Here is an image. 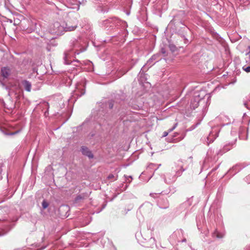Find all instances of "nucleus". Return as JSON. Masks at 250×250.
<instances>
[{"instance_id":"nucleus-1","label":"nucleus","mask_w":250,"mask_h":250,"mask_svg":"<svg viewBox=\"0 0 250 250\" xmlns=\"http://www.w3.org/2000/svg\"><path fill=\"white\" fill-rule=\"evenodd\" d=\"M78 21L75 20L73 25H71L69 23H66L64 22L60 23L59 22H55L50 26V32L51 34L60 35L66 31H71L74 30L77 27Z\"/></svg>"},{"instance_id":"nucleus-2","label":"nucleus","mask_w":250,"mask_h":250,"mask_svg":"<svg viewBox=\"0 0 250 250\" xmlns=\"http://www.w3.org/2000/svg\"><path fill=\"white\" fill-rule=\"evenodd\" d=\"M184 170L182 161L179 160L174 163L171 169V172L174 174H173L171 179H169L168 182H174L175 181L176 178L181 176Z\"/></svg>"},{"instance_id":"nucleus-3","label":"nucleus","mask_w":250,"mask_h":250,"mask_svg":"<svg viewBox=\"0 0 250 250\" xmlns=\"http://www.w3.org/2000/svg\"><path fill=\"white\" fill-rule=\"evenodd\" d=\"M204 94L201 95V92L199 91L195 92L190 102V106L191 108L195 109L198 106L200 102H202L203 101H204Z\"/></svg>"},{"instance_id":"nucleus-4","label":"nucleus","mask_w":250,"mask_h":250,"mask_svg":"<svg viewBox=\"0 0 250 250\" xmlns=\"http://www.w3.org/2000/svg\"><path fill=\"white\" fill-rule=\"evenodd\" d=\"M119 22V21L116 18H113L109 19H107L104 21L103 24L105 27L108 26L112 27L116 25Z\"/></svg>"},{"instance_id":"nucleus-5","label":"nucleus","mask_w":250,"mask_h":250,"mask_svg":"<svg viewBox=\"0 0 250 250\" xmlns=\"http://www.w3.org/2000/svg\"><path fill=\"white\" fill-rule=\"evenodd\" d=\"M160 60V55L156 54L153 55L151 58H150L146 64V65L148 67H151L156 62Z\"/></svg>"},{"instance_id":"nucleus-6","label":"nucleus","mask_w":250,"mask_h":250,"mask_svg":"<svg viewBox=\"0 0 250 250\" xmlns=\"http://www.w3.org/2000/svg\"><path fill=\"white\" fill-rule=\"evenodd\" d=\"M235 141H233V142H231L230 143H229L228 145H226L222 150H220L218 153L217 154H220L222 155L223 153L227 152L232 147L233 145L235 144Z\"/></svg>"},{"instance_id":"nucleus-7","label":"nucleus","mask_w":250,"mask_h":250,"mask_svg":"<svg viewBox=\"0 0 250 250\" xmlns=\"http://www.w3.org/2000/svg\"><path fill=\"white\" fill-rule=\"evenodd\" d=\"M239 137L241 140H247L248 137V130H246L245 128H240L239 130Z\"/></svg>"},{"instance_id":"nucleus-8","label":"nucleus","mask_w":250,"mask_h":250,"mask_svg":"<svg viewBox=\"0 0 250 250\" xmlns=\"http://www.w3.org/2000/svg\"><path fill=\"white\" fill-rule=\"evenodd\" d=\"M11 74V69L8 67H3L1 69V75L4 78H7Z\"/></svg>"},{"instance_id":"nucleus-9","label":"nucleus","mask_w":250,"mask_h":250,"mask_svg":"<svg viewBox=\"0 0 250 250\" xmlns=\"http://www.w3.org/2000/svg\"><path fill=\"white\" fill-rule=\"evenodd\" d=\"M218 137V132L217 131H215V132L212 131L209 135V136L207 137V140L208 142H207L208 145L210 143L213 142L214 139Z\"/></svg>"},{"instance_id":"nucleus-10","label":"nucleus","mask_w":250,"mask_h":250,"mask_svg":"<svg viewBox=\"0 0 250 250\" xmlns=\"http://www.w3.org/2000/svg\"><path fill=\"white\" fill-rule=\"evenodd\" d=\"M82 153L88 157L89 158H92L93 157V155L91 152L85 146L82 147Z\"/></svg>"},{"instance_id":"nucleus-11","label":"nucleus","mask_w":250,"mask_h":250,"mask_svg":"<svg viewBox=\"0 0 250 250\" xmlns=\"http://www.w3.org/2000/svg\"><path fill=\"white\" fill-rule=\"evenodd\" d=\"M21 84L23 86L25 90L28 92H30L31 89V83L27 80H23L21 82Z\"/></svg>"},{"instance_id":"nucleus-12","label":"nucleus","mask_w":250,"mask_h":250,"mask_svg":"<svg viewBox=\"0 0 250 250\" xmlns=\"http://www.w3.org/2000/svg\"><path fill=\"white\" fill-rule=\"evenodd\" d=\"M173 174H174V173H173L172 172H171L167 173L165 175V183H166L167 184H171V183H173V182H168L169 179H171Z\"/></svg>"},{"instance_id":"nucleus-13","label":"nucleus","mask_w":250,"mask_h":250,"mask_svg":"<svg viewBox=\"0 0 250 250\" xmlns=\"http://www.w3.org/2000/svg\"><path fill=\"white\" fill-rule=\"evenodd\" d=\"M224 233L223 232H219L217 230H215L212 234L213 237H216L218 238H223L224 236Z\"/></svg>"},{"instance_id":"nucleus-14","label":"nucleus","mask_w":250,"mask_h":250,"mask_svg":"<svg viewBox=\"0 0 250 250\" xmlns=\"http://www.w3.org/2000/svg\"><path fill=\"white\" fill-rule=\"evenodd\" d=\"M64 56H63V60H64V64H69L70 63V62H69V61H68L67 59V58L68 57V53L66 52H65L64 53V54H63Z\"/></svg>"},{"instance_id":"nucleus-15","label":"nucleus","mask_w":250,"mask_h":250,"mask_svg":"<svg viewBox=\"0 0 250 250\" xmlns=\"http://www.w3.org/2000/svg\"><path fill=\"white\" fill-rule=\"evenodd\" d=\"M48 206V203L45 201V200H43L42 202V207L43 208L45 209L46 208H47Z\"/></svg>"},{"instance_id":"nucleus-16","label":"nucleus","mask_w":250,"mask_h":250,"mask_svg":"<svg viewBox=\"0 0 250 250\" xmlns=\"http://www.w3.org/2000/svg\"><path fill=\"white\" fill-rule=\"evenodd\" d=\"M107 178H108V179H111L113 181H115V180H117V178H115L114 175L113 174H109Z\"/></svg>"},{"instance_id":"nucleus-17","label":"nucleus","mask_w":250,"mask_h":250,"mask_svg":"<svg viewBox=\"0 0 250 250\" xmlns=\"http://www.w3.org/2000/svg\"><path fill=\"white\" fill-rule=\"evenodd\" d=\"M125 181L128 183H130L132 180V177L131 176H125Z\"/></svg>"},{"instance_id":"nucleus-18","label":"nucleus","mask_w":250,"mask_h":250,"mask_svg":"<svg viewBox=\"0 0 250 250\" xmlns=\"http://www.w3.org/2000/svg\"><path fill=\"white\" fill-rule=\"evenodd\" d=\"M177 124H177V123H175V124L173 126L172 128H169V129H168V132H170L172 131H173V130H174V129L176 127V126H177Z\"/></svg>"},{"instance_id":"nucleus-19","label":"nucleus","mask_w":250,"mask_h":250,"mask_svg":"<svg viewBox=\"0 0 250 250\" xmlns=\"http://www.w3.org/2000/svg\"><path fill=\"white\" fill-rule=\"evenodd\" d=\"M83 196L81 195H78L76 198V201H79L80 200H81V199H83Z\"/></svg>"},{"instance_id":"nucleus-20","label":"nucleus","mask_w":250,"mask_h":250,"mask_svg":"<svg viewBox=\"0 0 250 250\" xmlns=\"http://www.w3.org/2000/svg\"><path fill=\"white\" fill-rule=\"evenodd\" d=\"M243 69L247 72H250V66H248L247 67H243Z\"/></svg>"},{"instance_id":"nucleus-21","label":"nucleus","mask_w":250,"mask_h":250,"mask_svg":"<svg viewBox=\"0 0 250 250\" xmlns=\"http://www.w3.org/2000/svg\"><path fill=\"white\" fill-rule=\"evenodd\" d=\"M245 181L248 183H250V175H248L245 178Z\"/></svg>"},{"instance_id":"nucleus-22","label":"nucleus","mask_w":250,"mask_h":250,"mask_svg":"<svg viewBox=\"0 0 250 250\" xmlns=\"http://www.w3.org/2000/svg\"><path fill=\"white\" fill-rule=\"evenodd\" d=\"M18 132H19V131H17L11 133L9 134V135H15V134H17Z\"/></svg>"},{"instance_id":"nucleus-23","label":"nucleus","mask_w":250,"mask_h":250,"mask_svg":"<svg viewBox=\"0 0 250 250\" xmlns=\"http://www.w3.org/2000/svg\"><path fill=\"white\" fill-rule=\"evenodd\" d=\"M161 51L162 53H163V54H165L166 52V50L164 48H162Z\"/></svg>"},{"instance_id":"nucleus-24","label":"nucleus","mask_w":250,"mask_h":250,"mask_svg":"<svg viewBox=\"0 0 250 250\" xmlns=\"http://www.w3.org/2000/svg\"><path fill=\"white\" fill-rule=\"evenodd\" d=\"M168 132H166L165 131V132H164L163 136L164 137H166V136H167L168 135Z\"/></svg>"},{"instance_id":"nucleus-25","label":"nucleus","mask_w":250,"mask_h":250,"mask_svg":"<svg viewBox=\"0 0 250 250\" xmlns=\"http://www.w3.org/2000/svg\"><path fill=\"white\" fill-rule=\"evenodd\" d=\"M113 106V104L112 103H110L109 104V107L110 108H112Z\"/></svg>"},{"instance_id":"nucleus-26","label":"nucleus","mask_w":250,"mask_h":250,"mask_svg":"<svg viewBox=\"0 0 250 250\" xmlns=\"http://www.w3.org/2000/svg\"><path fill=\"white\" fill-rule=\"evenodd\" d=\"M156 195V193H150V195L152 197H154V195Z\"/></svg>"},{"instance_id":"nucleus-27","label":"nucleus","mask_w":250,"mask_h":250,"mask_svg":"<svg viewBox=\"0 0 250 250\" xmlns=\"http://www.w3.org/2000/svg\"><path fill=\"white\" fill-rule=\"evenodd\" d=\"M160 207L161 208H167V206H166V207L160 206Z\"/></svg>"},{"instance_id":"nucleus-28","label":"nucleus","mask_w":250,"mask_h":250,"mask_svg":"<svg viewBox=\"0 0 250 250\" xmlns=\"http://www.w3.org/2000/svg\"><path fill=\"white\" fill-rule=\"evenodd\" d=\"M186 239H184L183 240H182V242H186Z\"/></svg>"},{"instance_id":"nucleus-29","label":"nucleus","mask_w":250,"mask_h":250,"mask_svg":"<svg viewBox=\"0 0 250 250\" xmlns=\"http://www.w3.org/2000/svg\"><path fill=\"white\" fill-rule=\"evenodd\" d=\"M84 94V92L81 93V94L80 95V96H81L82 95H83Z\"/></svg>"},{"instance_id":"nucleus-30","label":"nucleus","mask_w":250,"mask_h":250,"mask_svg":"<svg viewBox=\"0 0 250 250\" xmlns=\"http://www.w3.org/2000/svg\"><path fill=\"white\" fill-rule=\"evenodd\" d=\"M153 165H154V164H151V165H150V166H153Z\"/></svg>"}]
</instances>
